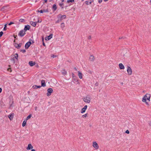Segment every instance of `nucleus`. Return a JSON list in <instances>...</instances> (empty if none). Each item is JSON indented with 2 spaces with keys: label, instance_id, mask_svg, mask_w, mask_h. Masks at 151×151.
I'll return each instance as SVG.
<instances>
[{
  "label": "nucleus",
  "instance_id": "1",
  "mask_svg": "<svg viewBox=\"0 0 151 151\" xmlns=\"http://www.w3.org/2000/svg\"><path fill=\"white\" fill-rule=\"evenodd\" d=\"M150 94H146L143 98L142 101L143 102H145L147 105H148V103L146 102V100H147L148 101H150Z\"/></svg>",
  "mask_w": 151,
  "mask_h": 151
},
{
  "label": "nucleus",
  "instance_id": "2",
  "mask_svg": "<svg viewBox=\"0 0 151 151\" xmlns=\"http://www.w3.org/2000/svg\"><path fill=\"white\" fill-rule=\"evenodd\" d=\"M83 99L85 102L89 104L91 101V97L90 95H88L84 97L83 98Z\"/></svg>",
  "mask_w": 151,
  "mask_h": 151
},
{
  "label": "nucleus",
  "instance_id": "3",
  "mask_svg": "<svg viewBox=\"0 0 151 151\" xmlns=\"http://www.w3.org/2000/svg\"><path fill=\"white\" fill-rule=\"evenodd\" d=\"M53 90L52 88H49L47 90V93L46 94L47 96H50L51 93L53 92Z\"/></svg>",
  "mask_w": 151,
  "mask_h": 151
},
{
  "label": "nucleus",
  "instance_id": "4",
  "mask_svg": "<svg viewBox=\"0 0 151 151\" xmlns=\"http://www.w3.org/2000/svg\"><path fill=\"white\" fill-rule=\"evenodd\" d=\"M92 146L96 150H97L99 148V146L96 142H93Z\"/></svg>",
  "mask_w": 151,
  "mask_h": 151
},
{
  "label": "nucleus",
  "instance_id": "5",
  "mask_svg": "<svg viewBox=\"0 0 151 151\" xmlns=\"http://www.w3.org/2000/svg\"><path fill=\"white\" fill-rule=\"evenodd\" d=\"M127 71L129 75H132V71L130 67L129 66H127Z\"/></svg>",
  "mask_w": 151,
  "mask_h": 151
},
{
  "label": "nucleus",
  "instance_id": "6",
  "mask_svg": "<svg viewBox=\"0 0 151 151\" xmlns=\"http://www.w3.org/2000/svg\"><path fill=\"white\" fill-rule=\"evenodd\" d=\"M25 34V31L24 30H21L18 34V35L22 37Z\"/></svg>",
  "mask_w": 151,
  "mask_h": 151
},
{
  "label": "nucleus",
  "instance_id": "7",
  "mask_svg": "<svg viewBox=\"0 0 151 151\" xmlns=\"http://www.w3.org/2000/svg\"><path fill=\"white\" fill-rule=\"evenodd\" d=\"M14 47L17 49H19L21 46L22 44L21 43H20L19 44L16 43L15 42V40L14 41Z\"/></svg>",
  "mask_w": 151,
  "mask_h": 151
},
{
  "label": "nucleus",
  "instance_id": "8",
  "mask_svg": "<svg viewBox=\"0 0 151 151\" xmlns=\"http://www.w3.org/2000/svg\"><path fill=\"white\" fill-rule=\"evenodd\" d=\"M87 106L86 105L82 109L81 111V114H83L86 111V110L87 109Z\"/></svg>",
  "mask_w": 151,
  "mask_h": 151
},
{
  "label": "nucleus",
  "instance_id": "9",
  "mask_svg": "<svg viewBox=\"0 0 151 151\" xmlns=\"http://www.w3.org/2000/svg\"><path fill=\"white\" fill-rule=\"evenodd\" d=\"M31 44L32 43L30 41L27 42L25 45V48L26 49H28Z\"/></svg>",
  "mask_w": 151,
  "mask_h": 151
},
{
  "label": "nucleus",
  "instance_id": "10",
  "mask_svg": "<svg viewBox=\"0 0 151 151\" xmlns=\"http://www.w3.org/2000/svg\"><path fill=\"white\" fill-rule=\"evenodd\" d=\"M58 17L60 18V21L62 20L63 19H65L66 17V16L65 15H58Z\"/></svg>",
  "mask_w": 151,
  "mask_h": 151
},
{
  "label": "nucleus",
  "instance_id": "11",
  "mask_svg": "<svg viewBox=\"0 0 151 151\" xmlns=\"http://www.w3.org/2000/svg\"><path fill=\"white\" fill-rule=\"evenodd\" d=\"M33 147L31 144L28 145L27 147L26 148V149L27 150L32 149L33 148Z\"/></svg>",
  "mask_w": 151,
  "mask_h": 151
},
{
  "label": "nucleus",
  "instance_id": "12",
  "mask_svg": "<svg viewBox=\"0 0 151 151\" xmlns=\"http://www.w3.org/2000/svg\"><path fill=\"white\" fill-rule=\"evenodd\" d=\"M89 59L91 61H93L95 60L94 56L92 55H90V56L89 58Z\"/></svg>",
  "mask_w": 151,
  "mask_h": 151
},
{
  "label": "nucleus",
  "instance_id": "13",
  "mask_svg": "<svg viewBox=\"0 0 151 151\" xmlns=\"http://www.w3.org/2000/svg\"><path fill=\"white\" fill-rule=\"evenodd\" d=\"M14 116V113L8 116V117L11 120L13 119Z\"/></svg>",
  "mask_w": 151,
  "mask_h": 151
},
{
  "label": "nucleus",
  "instance_id": "14",
  "mask_svg": "<svg viewBox=\"0 0 151 151\" xmlns=\"http://www.w3.org/2000/svg\"><path fill=\"white\" fill-rule=\"evenodd\" d=\"M119 66L120 69H124V66L122 63L119 64Z\"/></svg>",
  "mask_w": 151,
  "mask_h": 151
},
{
  "label": "nucleus",
  "instance_id": "15",
  "mask_svg": "<svg viewBox=\"0 0 151 151\" xmlns=\"http://www.w3.org/2000/svg\"><path fill=\"white\" fill-rule=\"evenodd\" d=\"M29 64L31 66H33L35 64V63L32 61H30L29 62Z\"/></svg>",
  "mask_w": 151,
  "mask_h": 151
},
{
  "label": "nucleus",
  "instance_id": "16",
  "mask_svg": "<svg viewBox=\"0 0 151 151\" xmlns=\"http://www.w3.org/2000/svg\"><path fill=\"white\" fill-rule=\"evenodd\" d=\"M57 7L56 5L55 4H53L52 6V9L53 10V11L54 12L57 9Z\"/></svg>",
  "mask_w": 151,
  "mask_h": 151
},
{
  "label": "nucleus",
  "instance_id": "17",
  "mask_svg": "<svg viewBox=\"0 0 151 151\" xmlns=\"http://www.w3.org/2000/svg\"><path fill=\"white\" fill-rule=\"evenodd\" d=\"M37 23V22H33L32 21H31L30 22V24L34 27H35L36 26Z\"/></svg>",
  "mask_w": 151,
  "mask_h": 151
},
{
  "label": "nucleus",
  "instance_id": "18",
  "mask_svg": "<svg viewBox=\"0 0 151 151\" xmlns=\"http://www.w3.org/2000/svg\"><path fill=\"white\" fill-rule=\"evenodd\" d=\"M30 26L29 25H26L25 26L24 30V31H26L27 30H29L30 29Z\"/></svg>",
  "mask_w": 151,
  "mask_h": 151
},
{
  "label": "nucleus",
  "instance_id": "19",
  "mask_svg": "<svg viewBox=\"0 0 151 151\" xmlns=\"http://www.w3.org/2000/svg\"><path fill=\"white\" fill-rule=\"evenodd\" d=\"M52 34L50 35L49 36H47V37H45V40H50L52 38Z\"/></svg>",
  "mask_w": 151,
  "mask_h": 151
},
{
  "label": "nucleus",
  "instance_id": "20",
  "mask_svg": "<svg viewBox=\"0 0 151 151\" xmlns=\"http://www.w3.org/2000/svg\"><path fill=\"white\" fill-rule=\"evenodd\" d=\"M46 86L45 81L44 80H42L41 81V86L45 87Z\"/></svg>",
  "mask_w": 151,
  "mask_h": 151
},
{
  "label": "nucleus",
  "instance_id": "21",
  "mask_svg": "<svg viewBox=\"0 0 151 151\" xmlns=\"http://www.w3.org/2000/svg\"><path fill=\"white\" fill-rule=\"evenodd\" d=\"M91 1L89 2L88 1H85V3L86 5H89V4H91L93 1V0H90Z\"/></svg>",
  "mask_w": 151,
  "mask_h": 151
},
{
  "label": "nucleus",
  "instance_id": "22",
  "mask_svg": "<svg viewBox=\"0 0 151 151\" xmlns=\"http://www.w3.org/2000/svg\"><path fill=\"white\" fill-rule=\"evenodd\" d=\"M63 1L64 0H62L61 3H59V5L62 8H64V4L63 3Z\"/></svg>",
  "mask_w": 151,
  "mask_h": 151
},
{
  "label": "nucleus",
  "instance_id": "23",
  "mask_svg": "<svg viewBox=\"0 0 151 151\" xmlns=\"http://www.w3.org/2000/svg\"><path fill=\"white\" fill-rule=\"evenodd\" d=\"M78 76H79V78L80 79H82V74L81 73L79 72V71H78Z\"/></svg>",
  "mask_w": 151,
  "mask_h": 151
},
{
  "label": "nucleus",
  "instance_id": "24",
  "mask_svg": "<svg viewBox=\"0 0 151 151\" xmlns=\"http://www.w3.org/2000/svg\"><path fill=\"white\" fill-rule=\"evenodd\" d=\"M41 86H37V85H34L33 86V88L34 89H37L38 88H40Z\"/></svg>",
  "mask_w": 151,
  "mask_h": 151
},
{
  "label": "nucleus",
  "instance_id": "25",
  "mask_svg": "<svg viewBox=\"0 0 151 151\" xmlns=\"http://www.w3.org/2000/svg\"><path fill=\"white\" fill-rule=\"evenodd\" d=\"M62 73L64 75H65L67 74V72L65 70H63L61 71Z\"/></svg>",
  "mask_w": 151,
  "mask_h": 151
},
{
  "label": "nucleus",
  "instance_id": "26",
  "mask_svg": "<svg viewBox=\"0 0 151 151\" xmlns=\"http://www.w3.org/2000/svg\"><path fill=\"white\" fill-rule=\"evenodd\" d=\"M26 123V122L25 121H24L22 123V126L24 127L25 126Z\"/></svg>",
  "mask_w": 151,
  "mask_h": 151
},
{
  "label": "nucleus",
  "instance_id": "27",
  "mask_svg": "<svg viewBox=\"0 0 151 151\" xmlns=\"http://www.w3.org/2000/svg\"><path fill=\"white\" fill-rule=\"evenodd\" d=\"M14 56L15 58L17 60L18 57V54L17 53H16L14 55Z\"/></svg>",
  "mask_w": 151,
  "mask_h": 151
},
{
  "label": "nucleus",
  "instance_id": "28",
  "mask_svg": "<svg viewBox=\"0 0 151 151\" xmlns=\"http://www.w3.org/2000/svg\"><path fill=\"white\" fill-rule=\"evenodd\" d=\"M32 116V115L31 114H29V115L27 117L26 119L27 120H28Z\"/></svg>",
  "mask_w": 151,
  "mask_h": 151
},
{
  "label": "nucleus",
  "instance_id": "29",
  "mask_svg": "<svg viewBox=\"0 0 151 151\" xmlns=\"http://www.w3.org/2000/svg\"><path fill=\"white\" fill-rule=\"evenodd\" d=\"M61 27L63 28L65 27V24L64 23H62L61 24Z\"/></svg>",
  "mask_w": 151,
  "mask_h": 151
},
{
  "label": "nucleus",
  "instance_id": "30",
  "mask_svg": "<svg viewBox=\"0 0 151 151\" xmlns=\"http://www.w3.org/2000/svg\"><path fill=\"white\" fill-rule=\"evenodd\" d=\"M87 114H86L84 115H83L82 116V118H83L86 117L87 116Z\"/></svg>",
  "mask_w": 151,
  "mask_h": 151
},
{
  "label": "nucleus",
  "instance_id": "31",
  "mask_svg": "<svg viewBox=\"0 0 151 151\" xmlns=\"http://www.w3.org/2000/svg\"><path fill=\"white\" fill-rule=\"evenodd\" d=\"M42 11L43 13L48 12V10L47 9L42 10Z\"/></svg>",
  "mask_w": 151,
  "mask_h": 151
},
{
  "label": "nucleus",
  "instance_id": "32",
  "mask_svg": "<svg viewBox=\"0 0 151 151\" xmlns=\"http://www.w3.org/2000/svg\"><path fill=\"white\" fill-rule=\"evenodd\" d=\"M19 22H24V19H20L19 20Z\"/></svg>",
  "mask_w": 151,
  "mask_h": 151
},
{
  "label": "nucleus",
  "instance_id": "33",
  "mask_svg": "<svg viewBox=\"0 0 151 151\" xmlns=\"http://www.w3.org/2000/svg\"><path fill=\"white\" fill-rule=\"evenodd\" d=\"M6 25H7V24H6L5 25L4 27V28L3 30H5V31L6 30Z\"/></svg>",
  "mask_w": 151,
  "mask_h": 151
},
{
  "label": "nucleus",
  "instance_id": "34",
  "mask_svg": "<svg viewBox=\"0 0 151 151\" xmlns=\"http://www.w3.org/2000/svg\"><path fill=\"white\" fill-rule=\"evenodd\" d=\"M74 0H68L67 1V2L69 3V2H72L74 1Z\"/></svg>",
  "mask_w": 151,
  "mask_h": 151
},
{
  "label": "nucleus",
  "instance_id": "35",
  "mask_svg": "<svg viewBox=\"0 0 151 151\" xmlns=\"http://www.w3.org/2000/svg\"><path fill=\"white\" fill-rule=\"evenodd\" d=\"M37 12H40L41 13H43V12L42 10H38L37 11Z\"/></svg>",
  "mask_w": 151,
  "mask_h": 151
},
{
  "label": "nucleus",
  "instance_id": "36",
  "mask_svg": "<svg viewBox=\"0 0 151 151\" xmlns=\"http://www.w3.org/2000/svg\"><path fill=\"white\" fill-rule=\"evenodd\" d=\"M3 34V32L1 31L0 32V37H1Z\"/></svg>",
  "mask_w": 151,
  "mask_h": 151
},
{
  "label": "nucleus",
  "instance_id": "37",
  "mask_svg": "<svg viewBox=\"0 0 151 151\" xmlns=\"http://www.w3.org/2000/svg\"><path fill=\"white\" fill-rule=\"evenodd\" d=\"M14 24V23L13 22H10L9 24H8V25H11V24Z\"/></svg>",
  "mask_w": 151,
  "mask_h": 151
},
{
  "label": "nucleus",
  "instance_id": "38",
  "mask_svg": "<svg viewBox=\"0 0 151 151\" xmlns=\"http://www.w3.org/2000/svg\"><path fill=\"white\" fill-rule=\"evenodd\" d=\"M125 133H127V134H129V130H127L126 131Z\"/></svg>",
  "mask_w": 151,
  "mask_h": 151
},
{
  "label": "nucleus",
  "instance_id": "39",
  "mask_svg": "<svg viewBox=\"0 0 151 151\" xmlns=\"http://www.w3.org/2000/svg\"><path fill=\"white\" fill-rule=\"evenodd\" d=\"M91 36H89L88 37V40H91Z\"/></svg>",
  "mask_w": 151,
  "mask_h": 151
},
{
  "label": "nucleus",
  "instance_id": "40",
  "mask_svg": "<svg viewBox=\"0 0 151 151\" xmlns=\"http://www.w3.org/2000/svg\"><path fill=\"white\" fill-rule=\"evenodd\" d=\"M21 51L23 53H24L26 52V50H21Z\"/></svg>",
  "mask_w": 151,
  "mask_h": 151
},
{
  "label": "nucleus",
  "instance_id": "41",
  "mask_svg": "<svg viewBox=\"0 0 151 151\" xmlns=\"http://www.w3.org/2000/svg\"><path fill=\"white\" fill-rule=\"evenodd\" d=\"M7 70H8V71H10V72H11L12 71V70H11V68H8L7 69Z\"/></svg>",
  "mask_w": 151,
  "mask_h": 151
},
{
  "label": "nucleus",
  "instance_id": "42",
  "mask_svg": "<svg viewBox=\"0 0 151 151\" xmlns=\"http://www.w3.org/2000/svg\"><path fill=\"white\" fill-rule=\"evenodd\" d=\"M102 0H98V2L99 3H101L102 2Z\"/></svg>",
  "mask_w": 151,
  "mask_h": 151
},
{
  "label": "nucleus",
  "instance_id": "43",
  "mask_svg": "<svg viewBox=\"0 0 151 151\" xmlns=\"http://www.w3.org/2000/svg\"><path fill=\"white\" fill-rule=\"evenodd\" d=\"M74 69H75V70L76 71H77V69L76 68H74Z\"/></svg>",
  "mask_w": 151,
  "mask_h": 151
},
{
  "label": "nucleus",
  "instance_id": "44",
  "mask_svg": "<svg viewBox=\"0 0 151 151\" xmlns=\"http://www.w3.org/2000/svg\"><path fill=\"white\" fill-rule=\"evenodd\" d=\"M2 91V89L0 88V93Z\"/></svg>",
  "mask_w": 151,
  "mask_h": 151
},
{
  "label": "nucleus",
  "instance_id": "45",
  "mask_svg": "<svg viewBox=\"0 0 151 151\" xmlns=\"http://www.w3.org/2000/svg\"><path fill=\"white\" fill-rule=\"evenodd\" d=\"M98 84L97 83H96V84H95V85L96 86H98Z\"/></svg>",
  "mask_w": 151,
  "mask_h": 151
},
{
  "label": "nucleus",
  "instance_id": "46",
  "mask_svg": "<svg viewBox=\"0 0 151 151\" xmlns=\"http://www.w3.org/2000/svg\"><path fill=\"white\" fill-rule=\"evenodd\" d=\"M43 45H44V46H45V43L44 42H43Z\"/></svg>",
  "mask_w": 151,
  "mask_h": 151
},
{
  "label": "nucleus",
  "instance_id": "47",
  "mask_svg": "<svg viewBox=\"0 0 151 151\" xmlns=\"http://www.w3.org/2000/svg\"><path fill=\"white\" fill-rule=\"evenodd\" d=\"M31 151H35V150L34 149H32Z\"/></svg>",
  "mask_w": 151,
  "mask_h": 151
},
{
  "label": "nucleus",
  "instance_id": "48",
  "mask_svg": "<svg viewBox=\"0 0 151 151\" xmlns=\"http://www.w3.org/2000/svg\"><path fill=\"white\" fill-rule=\"evenodd\" d=\"M52 57L53 58H55V55H53Z\"/></svg>",
  "mask_w": 151,
  "mask_h": 151
},
{
  "label": "nucleus",
  "instance_id": "49",
  "mask_svg": "<svg viewBox=\"0 0 151 151\" xmlns=\"http://www.w3.org/2000/svg\"><path fill=\"white\" fill-rule=\"evenodd\" d=\"M108 0H104V1L105 2L107 1Z\"/></svg>",
  "mask_w": 151,
  "mask_h": 151
},
{
  "label": "nucleus",
  "instance_id": "50",
  "mask_svg": "<svg viewBox=\"0 0 151 151\" xmlns=\"http://www.w3.org/2000/svg\"><path fill=\"white\" fill-rule=\"evenodd\" d=\"M74 74H73V73H72V76H73H73H74Z\"/></svg>",
  "mask_w": 151,
  "mask_h": 151
},
{
  "label": "nucleus",
  "instance_id": "51",
  "mask_svg": "<svg viewBox=\"0 0 151 151\" xmlns=\"http://www.w3.org/2000/svg\"><path fill=\"white\" fill-rule=\"evenodd\" d=\"M150 125L151 126V122L150 123Z\"/></svg>",
  "mask_w": 151,
  "mask_h": 151
},
{
  "label": "nucleus",
  "instance_id": "52",
  "mask_svg": "<svg viewBox=\"0 0 151 151\" xmlns=\"http://www.w3.org/2000/svg\"><path fill=\"white\" fill-rule=\"evenodd\" d=\"M37 107H36L35 108V110L36 111L37 110Z\"/></svg>",
  "mask_w": 151,
  "mask_h": 151
},
{
  "label": "nucleus",
  "instance_id": "53",
  "mask_svg": "<svg viewBox=\"0 0 151 151\" xmlns=\"http://www.w3.org/2000/svg\"><path fill=\"white\" fill-rule=\"evenodd\" d=\"M59 20H58L56 22V23H57V22H59Z\"/></svg>",
  "mask_w": 151,
  "mask_h": 151
},
{
  "label": "nucleus",
  "instance_id": "54",
  "mask_svg": "<svg viewBox=\"0 0 151 151\" xmlns=\"http://www.w3.org/2000/svg\"><path fill=\"white\" fill-rule=\"evenodd\" d=\"M76 82H78V80H77V81H76Z\"/></svg>",
  "mask_w": 151,
  "mask_h": 151
},
{
  "label": "nucleus",
  "instance_id": "55",
  "mask_svg": "<svg viewBox=\"0 0 151 151\" xmlns=\"http://www.w3.org/2000/svg\"><path fill=\"white\" fill-rule=\"evenodd\" d=\"M82 1H84V0H82Z\"/></svg>",
  "mask_w": 151,
  "mask_h": 151
},
{
  "label": "nucleus",
  "instance_id": "56",
  "mask_svg": "<svg viewBox=\"0 0 151 151\" xmlns=\"http://www.w3.org/2000/svg\"><path fill=\"white\" fill-rule=\"evenodd\" d=\"M150 3H151V0H150Z\"/></svg>",
  "mask_w": 151,
  "mask_h": 151
},
{
  "label": "nucleus",
  "instance_id": "57",
  "mask_svg": "<svg viewBox=\"0 0 151 151\" xmlns=\"http://www.w3.org/2000/svg\"><path fill=\"white\" fill-rule=\"evenodd\" d=\"M38 22H40V21H38Z\"/></svg>",
  "mask_w": 151,
  "mask_h": 151
}]
</instances>
